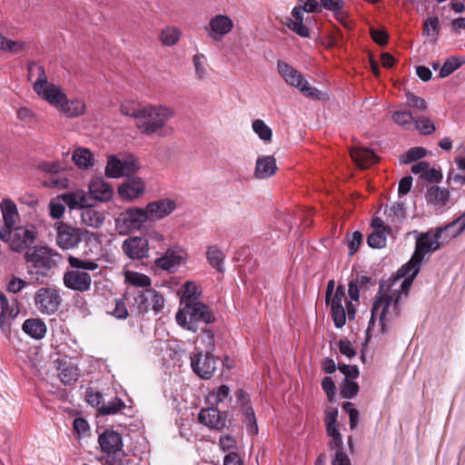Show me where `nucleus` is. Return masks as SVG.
Instances as JSON below:
<instances>
[{
  "label": "nucleus",
  "mask_w": 465,
  "mask_h": 465,
  "mask_svg": "<svg viewBox=\"0 0 465 465\" xmlns=\"http://www.w3.org/2000/svg\"><path fill=\"white\" fill-rule=\"evenodd\" d=\"M420 270L419 266L409 265L407 262L397 272V277L392 282L390 281L380 282V288L372 303L367 331H370L376 317L379 319L381 332L388 331L387 323L401 316V298L402 295L405 298L408 296L409 290Z\"/></svg>",
  "instance_id": "nucleus-1"
},
{
  "label": "nucleus",
  "mask_w": 465,
  "mask_h": 465,
  "mask_svg": "<svg viewBox=\"0 0 465 465\" xmlns=\"http://www.w3.org/2000/svg\"><path fill=\"white\" fill-rule=\"evenodd\" d=\"M173 114V111L164 105H144L135 126L143 134L163 136L164 126Z\"/></svg>",
  "instance_id": "nucleus-2"
},
{
  "label": "nucleus",
  "mask_w": 465,
  "mask_h": 465,
  "mask_svg": "<svg viewBox=\"0 0 465 465\" xmlns=\"http://www.w3.org/2000/svg\"><path fill=\"white\" fill-rule=\"evenodd\" d=\"M175 320L182 328L196 332L199 330V322L212 323L215 321V316L206 304L199 302L193 304L186 303L183 308L179 309Z\"/></svg>",
  "instance_id": "nucleus-3"
},
{
  "label": "nucleus",
  "mask_w": 465,
  "mask_h": 465,
  "mask_svg": "<svg viewBox=\"0 0 465 465\" xmlns=\"http://www.w3.org/2000/svg\"><path fill=\"white\" fill-rule=\"evenodd\" d=\"M83 240L86 244L94 243L96 248L100 245V234L98 232L84 231L64 223L56 224V242L62 249H73Z\"/></svg>",
  "instance_id": "nucleus-4"
},
{
  "label": "nucleus",
  "mask_w": 465,
  "mask_h": 465,
  "mask_svg": "<svg viewBox=\"0 0 465 465\" xmlns=\"http://www.w3.org/2000/svg\"><path fill=\"white\" fill-rule=\"evenodd\" d=\"M447 232L443 226L437 227L435 230H430L420 233L415 242V251L410 259L409 265H415L420 268L424 257L428 253L434 252L440 249L441 243L439 240Z\"/></svg>",
  "instance_id": "nucleus-5"
},
{
  "label": "nucleus",
  "mask_w": 465,
  "mask_h": 465,
  "mask_svg": "<svg viewBox=\"0 0 465 465\" xmlns=\"http://www.w3.org/2000/svg\"><path fill=\"white\" fill-rule=\"evenodd\" d=\"M101 450L106 454L104 458L105 465H124L125 452L123 450V437L113 430H105L98 437Z\"/></svg>",
  "instance_id": "nucleus-6"
},
{
  "label": "nucleus",
  "mask_w": 465,
  "mask_h": 465,
  "mask_svg": "<svg viewBox=\"0 0 465 465\" xmlns=\"http://www.w3.org/2000/svg\"><path fill=\"white\" fill-rule=\"evenodd\" d=\"M54 256H57L51 249L43 246H35L33 249L25 252L24 257L25 262L28 264V272L34 273L42 277L46 276L48 272L56 266V262Z\"/></svg>",
  "instance_id": "nucleus-7"
},
{
  "label": "nucleus",
  "mask_w": 465,
  "mask_h": 465,
  "mask_svg": "<svg viewBox=\"0 0 465 465\" xmlns=\"http://www.w3.org/2000/svg\"><path fill=\"white\" fill-rule=\"evenodd\" d=\"M37 232L32 225L17 226L6 231L0 230V239L9 242L12 251L21 252L29 248L35 241Z\"/></svg>",
  "instance_id": "nucleus-8"
},
{
  "label": "nucleus",
  "mask_w": 465,
  "mask_h": 465,
  "mask_svg": "<svg viewBox=\"0 0 465 465\" xmlns=\"http://www.w3.org/2000/svg\"><path fill=\"white\" fill-rule=\"evenodd\" d=\"M277 71L285 82L297 88L304 96L312 99H320L322 93L310 84L303 75L292 65L283 61H278Z\"/></svg>",
  "instance_id": "nucleus-9"
},
{
  "label": "nucleus",
  "mask_w": 465,
  "mask_h": 465,
  "mask_svg": "<svg viewBox=\"0 0 465 465\" xmlns=\"http://www.w3.org/2000/svg\"><path fill=\"white\" fill-rule=\"evenodd\" d=\"M148 221L145 210L140 207L128 208L115 218V229L120 234H127L133 231L140 230Z\"/></svg>",
  "instance_id": "nucleus-10"
},
{
  "label": "nucleus",
  "mask_w": 465,
  "mask_h": 465,
  "mask_svg": "<svg viewBox=\"0 0 465 465\" xmlns=\"http://www.w3.org/2000/svg\"><path fill=\"white\" fill-rule=\"evenodd\" d=\"M34 301L40 312L51 315L58 311L62 298L58 290L51 287H42L36 291Z\"/></svg>",
  "instance_id": "nucleus-11"
},
{
  "label": "nucleus",
  "mask_w": 465,
  "mask_h": 465,
  "mask_svg": "<svg viewBox=\"0 0 465 465\" xmlns=\"http://www.w3.org/2000/svg\"><path fill=\"white\" fill-rule=\"evenodd\" d=\"M186 259V252L182 247L174 245L168 248L163 256L155 259L154 264L163 271L174 272Z\"/></svg>",
  "instance_id": "nucleus-12"
},
{
  "label": "nucleus",
  "mask_w": 465,
  "mask_h": 465,
  "mask_svg": "<svg viewBox=\"0 0 465 465\" xmlns=\"http://www.w3.org/2000/svg\"><path fill=\"white\" fill-rule=\"evenodd\" d=\"M191 367L200 378L209 380L216 370L213 353L211 351H205L204 355H203V351L195 353L191 358Z\"/></svg>",
  "instance_id": "nucleus-13"
},
{
  "label": "nucleus",
  "mask_w": 465,
  "mask_h": 465,
  "mask_svg": "<svg viewBox=\"0 0 465 465\" xmlns=\"http://www.w3.org/2000/svg\"><path fill=\"white\" fill-rule=\"evenodd\" d=\"M63 282L67 289L78 292H85L91 288L92 278L87 272L80 270H67L64 273Z\"/></svg>",
  "instance_id": "nucleus-14"
},
{
  "label": "nucleus",
  "mask_w": 465,
  "mask_h": 465,
  "mask_svg": "<svg viewBox=\"0 0 465 465\" xmlns=\"http://www.w3.org/2000/svg\"><path fill=\"white\" fill-rule=\"evenodd\" d=\"M232 28L233 22L228 15H216L210 19L205 31L213 40L221 41Z\"/></svg>",
  "instance_id": "nucleus-15"
},
{
  "label": "nucleus",
  "mask_w": 465,
  "mask_h": 465,
  "mask_svg": "<svg viewBox=\"0 0 465 465\" xmlns=\"http://www.w3.org/2000/svg\"><path fill=\"white\" fill-rule=\"evenodd\" d=\"M122 249L124 253L132 260H142L148 257L149 240L134 236L124 241Z\"/></svg>",
  "instance_id": "nucleus-16"
},
{
  "label": "nucleus",
  "mask_w": 465,
  "mask_h": 465,
  "mask_svg": "<svg viewBox=\"0 0 465 465\" xmlns=\"http://www.w3.org/2000/svg\"><path fill=\"white\" fill-rule=\"evenodd\" d=\"M176 208V203L169 198L148 203L144 208L148 221H159L171 214Z\"/></svg>",
  "instance_id": "nucleus-17"
},
{
  "label": "nucleus",
  "mask_w": 465,
  "mask_h": 465,
  "mask_svg": "<svg viewBox=\"0 0 465 465\" xmlns=\"http://www.w3.org/2000/svg\"><path fill=\"white\" fill-rule=\"evenodd\" d=\"M145 192L143 180L137 176H129L119 187V195L128 201L141 197Z\"/></svg>",
  "instance_id": "nucleus-18"
},
{
  "label": "nucleus",
  "mask_w": 465,
  "mask_h": 465,
  "mask_svg": "<svg viewBox=\"0 0 465 465\" xmlns=\"http://www.w3.org/2000/svg\"><path fill=\"white\" fill-rule=\"evenodd\" d=\"M226 413L213 407L202 409L198 414L199 422L213 430L223 429L226 425Z\"/></svg>",
  "instance_id": "nucleus-19"
},
{
  "label": "nucleus",
  "mask_w": 465,
  "mask_h": 465,
  "mask_svg": "<svg viewBox=\"0 0 465 465\" xmlns=\"http://www.w3.org/2000/svg\"><path fill=\"white\" fill-rule=\"evenodd\" d=\"M345 300V288L339 285L330 302L331 314L336 328L345 325V308L342 302Z\"/></svg>",
  "instance_id": "nucleus-20"
},
{
  "label": "nucleus",
  "mask_w": 465,
  "mask_h": 465,
  "mask_svg": "<svg viewBox=\"0 0 465 465\" xmlns=\"http://www.w3.org/2000/svg\"><path fill=\"white\" fill-rule=\"evenodd\" d=\"M235 397L237 400V402H239L242 406V412L245 416V422L247 430L251 434H257L258 433V426H257V420L255 417L254 411L252 407L250 404V399L248 394L242 390L238 389L235 391Z\"/></svg>",
  "instance_id": "nucleus-21"
},
{
  "label": "nucleus",
  "mask_w": 465,
  "mask_h": 465,
  "mask_svg": "<svg viewBox=\"0 0 465 465\" xmlns=\"http://www.w3.org/2000/svg\"><path fill=\"white\" fill-rule=\"evenodd\" d=\"M35 93L57 109L66 98V94L60 85L49 82L42 85L40 89H36Z\"/></svg>",
  "instance_id": "nucleus-22"
},
{
  "label": "nucleus",
  "mask_w": 465,
  "mask_h": 465,
  "mask_svg": "<svg viewBox=\"0 0 465 465\" xmlns=\"http://www.w3.org/2000/svg\"><path fill=\"white\" fill-rule=\"evenodd\" d=\"M20 310L18 307L17 299H13L10 302L1 304L0 312V328L5 334L11 331L12 320H14L19 313Z\"/></svg>",
  "instance_id": "nucleus-23"
},
{
  "label": "nucleus",
  "mask_w": 465,
  "mask_h": 465,
  "mask_svg": "<svg viewBox=\"0 0 465 465\" xmlns=\"http://www.w3.org/2000/svg\"><path fill=\"white\" fill-rule=\"evenodd\" d=\"M0 210L3 216L4 224L0 230L6 231L15 227L19 218V213L15 203L9 198H5L0 203Z\"/></svg>",
  "instance_id": "nucleus-24"
},
{
  "label": "nucleus",
  "mask_w": 465,
  "mask_h": 465,
  "mask_svg": "<svg viewBox=\"0 0 465 465\" xmlns=\"http://www.w3.org/2000/svg\"><path fill=\"white\" fill-rule=\"evenodd\" d=\"M426 200L435 210H443L449 204L450 192L437 185L430 186L426 192Z\"/></svg>",
  "instance_id": "nucleus-25"
},
{
  "label": "nucleus",
  "mask_w": 465,
  "mask_h": 465,
  "mask_svg": "<svg viewBox=\"0 0 465 465\" xmlns=\"http://www.w3.org/2000/svg\"><path fill=\"white\" fill-rule=\"evenodd\" d=\"M89 191L94 198L100 202L111 200L114 194L111 185L100 177H96L90 182Z\"/></svg>",
  "instance_id": "nucleus-26"
},
{
  "label": "nucleus",
  "mask_w": 465,
  "mask_h": 465,
  "mask_svg": "<svg viewBox=\"0 0 465 465\" xmlns=\"http://www.w3.org/2000/svg\"><path fill=\"white\" fill-rule=\"evenodd\" d=\"M22 330L31 338L41 340L45 336L47 327L43 320L39 318H30L24 322Z\"/></svg>",
  "instance_id": "nucleus-27"
},
{
  "label": "nucleus",
  "mask_w": 465,
  "mask_h": 465,
  "mask_svg": "<svg viewBox=\"0 0 465 465\" xmlns=\"http://www.w3.org/2000/svg\"><path fill=\"white\" fill-rule=\"evenodd\" d=\"M276 161L272 156H260L256 160L254 174L259 179L271 177L276 173Z\"/></svg>",
  "instance_id": "nucleus-28"
},
{
  "label": "nucleus",
  "mask_w": 465,
  "mask_h": 465,
  "mask_svg": "<svg viewBox=\"0 0 465 465\" xmlns=\"http://www.w3.org/2000/svg\"><path fill=\"white\" fill-rule=\"evenodd\" d=\"M85 104L80 99L68 100L67 97L61 103L58 110L68 118L78 117L84 114Z\"/></svg>",
  "instance_id": "nucleus-29"
},
{
  "label": "nucleus",
  "mask_w": 465,
  "mask_h": 465,
  "mask_svg": "<svg viewBox=\"0 0 465 465\" xmlns=\"http://www.w3.org/2000/svg\"><path fill=\"white\" fill-rule=\"evenodd\" d=\"M28 80L33 82V90L40 89L42 85L47 84L48 79L44 67L35 62H31L27 66Z\"/></svg>",
  "instance_id": "nucleus-30"
},
{
  "label": "nucleus",
  "mask_w": 465,
  "mask_h": 465,
  "mask_svg": "<svg viewBox=\"0 0 465 465\" xmlns=\"http://www.w3.org/2000/svg\"><path fill=\"white\" fill-rule=\"evenodd\" d=\"M151 288H147L142 291L134 292L133 302L131 303V310L135 311L138 314H144L150 309H152V302L147 299L146 293L150 292Z\"/></svg>",
  "instance_id": "nucleus-31"
},
{
  "label": "nucleus",
  "mask_w": 465,
  "mask_h": 465,
  "mask_svg": "<svg viewBox=\"0 0 465 465\" xmlns=\"http://www.w3.org/2000/svg\"><path fill=\"white\" fill-rule=\"evenodd\" d=\"M351 157L361 168H367L377 161L375 153L366 148H353L351 150Z\"/></svg>",
  "instance_id": "nucleus-32"
},
{
  "label": "nucleus",
  "mask_w": 465,
  "mask_h": 465,
  "mask_svg": "<svg viewBox=\"0 0 465 465\" xmlns=\"http://www.w3.org/2000/svg\"><path fill=\"white\" fill-rule=\"evenodd\" d=\"M206 259L208 261V263L213 268H214L218 272H224L225 268L223 263L225 255L217 245H211L207 248Z\"/></svg>",
  "instance_id": "nucleus-33"
},
{
  "label": "nucleus",
  "mask_w": 465,
  "mask_h": 465,
  "mask_svg": "<svg viewBox=\"0 0 465 465\" xmlns=\"http://www.w3.org/2000/svg\"><path fill=\"white\" fill-rule=\"evenodd\" d=\"M81 220L86 226L99 228L104 224V215L94 209L85 208L81 213Z\"/></svg>",
  "instance_id": "nucleus-34"
},
{
  "label": "nucleus",
  "mask_w": 465,
  "mask_h": 465,
  "mask_svg": "<svg viewBox=\"0 0 465 465\" xmlns=\"http://www.w3.org/2000/svg\"><path fill=\"white\" fill-rule=\"evenodd\" d=\"M72 160L81 169H88L94 165L93 153L86 148H77L74 151Z\"/></svg>",
  "instance_id": "nucleus-35"
},
{
  "label": "nucleus",
  "mask_w": 465,
  "mask_h": 465,
  "mask_svg": "<svg viewBox=\"0 0 465 465\" xmlns=\"http://www.w3.org/2000/svg\"><path fill=\"white\" fill-rule=\"evenodd\" d=\"M181 303L184 306L186 303L193 304L197 302L196 300L201 296L199 287L194 282L188 281L182 287Z\"/></svg>",
  "instance_id": "nucleus-36"
},
{
  "label": "nucleus",
  "mask_w": 465,
  "mask_h": 465,
  "mask_svg": "<svg viewBox=\"0 0 465 465\" xmlns=\"http://www.w3.org/2000/svg\"><path fill=\"white\" fill-rule=\"evenodd\" d=\"M320 5L322 6V10L324 8L326 10L331 11L334 16L340 22L344 23L347 15L346 13L343 11V0H321Z\"/></svg>",
  "instance_id": "nucleus-37"
},
{
  "label": "nucleus",
  "mask_w": 465,
  "mask_h": 465,
  "mask_svg": "<svg viewBox=\"0 0 465 465\" xmlns=\"http://www.w3.org/2000/svg\"><path fill=\"white\" fill-rule=\"evenodd\" d=\"M443 229H446L448 233L445 235L446 242L461 234L465 231V212L454 221L443 226Z\"/></svg>",
  "instance_id": "nucleus-38"
},
{
  "label": "nucleus",
  "mask_w": 465,
  "mask_h": 465,
  "mask_svg": "<svg viewBox=\"0 0 465 465\" xmlns=\"http://www.w3.org/2000/svg\"><path fill=\"white\" fill-rule=\"evenodd\" d=\"M125 408L124 401L118 398L114 397L107 402L103 404L97 410L98 413L103 416L114 415Z\"/></svg>",
  "instance_id": "nucleus-39"
},
{
  "label": "nucleus",
  "mask_w": 465,
  "mask_h": 465,
  "mask_svg": "<svg viewBox=\"0 0 465 465\" xmlns=\"http://www.w3.org/2000/svg\"><path fill=\"white\" fill-rule=\"evenodd\" d=\"M124 280L125 282L134 287H143L147 289L152 284V280L149 276L133 271H126L124 272Z\"/></svg>",
  "instance_id": "nucleus-40"
},
{
  "label": "nucleus",
  "mask_w": 465,
  "mask_h": 465,
  "mask_svg": "<svg viewBox=\"0 0 465 465\" xmlns=\"http://www.w3.org/2000/svg\"><path fill=\"white\" fill-rule=\"evenodd\" d=\"M122 159L116 155H110L107 159L104 173L108 178H120L124 176Z\"/></svg>",
  "instance_id": "nucleus-41"
},
{
  "label": "nucleus",
  "mask_w": 465,
  "mask_h": 465,
  "mask_svg": "<svg viewBox=\"0 0 465 465\" xmlns=\"http://www.w3.org/2000/svg\"><path fill=\"white\" fill-rule=\"evenodd\" d=\"M406 96V107L409 109V111L412 112L413 114L415 112H426L428 109V104L425 99L414 94L411 92H407L405 94Z\"/></svg>",
  "instance_id": "nucleus-42"
},
{
  "label": "nucleus",
  "mask_w": 465,
  "mask_h": 465,
  "mask_svg": "<svg viewBox=\"0 0 465 465\" xmlns=\"http://www.w3.org/2000/svg\"><path fill=\"white\" fill-rule=\"evenodd\" d=\"M68 263L71 266V270H80V271H95L98 269V263L94 260H84L73 255L68 257Z\"/></svg>",
  "instance_id": "nucleus-43"
},
{
  "label": "nucleus",
  "mask_w": 465,
  "mask_h": 465,
  "mask_svg": "<svg viewBox=\"0 0 465 465\" xmlns=\"http://www.w3.org/2000/svg\"><path fill=\"white\" fill-rule=\"evenodd\" d=\"M464 63L465 59L463 57L451 56L448 58L440 70L439 77L445 78L449 76L455 70L460 67Z\"/></svg>",
  "instance_id": "nucleus-44"
},
{
  "label": "nucleus",
  "mask_w": 465,
  "mask_h": 465,
  "mask_svg": "<svg viewBox=\"0 0 465 465\" xmlns=\"http://www.w3.org/2000/svg\"><path fill=\"white\" fill-rule=\"evenodd\" d=\"M78 369L73 364H64L60 368L59 377L61 381L64 384H72L78 379Z\"/></svg>",
  "instance_id": "nucleus-45"
},
{
  "label": "nucleus",
  "mask_w": 465,
  "mask_h": 465,
  "mask_svg": "<svg viewBox=\"0 0 465 465\" xmlns=\"http://www.w3.org/2000/svg\"><path fill=\"white\" fill-rule=\"evenodd\" d=\"M391 117L397 124L404 129H410L415 119L411 111H396Z\"/></svg>",
  "instance_id": "nucleus-46"
},
{
  "label": "nucleus",
  "mask_w": 465,
  "mask_h": 465,
  "mask_svg": "<svg viewBox=\"0 0 465 465\" xmlns=\"http://www.w3.org/2000/svg\"><path fill=\"white\" fill-rule=\"evenodd\" d=\"M253 132L262 141L269 143L272 141V129L261 119L252 122Z\"/></svg>",
  "instance_id": "nucleus-47"
},
{
  "label": "nucleus",
  "mask_w": 465,
  "mask_h": 465,
  "mask_svg": "<svg viewBox=\"0 0 465 465\" xmlns=\"http://www.w3.org/2000/svg\"><path fill=\"white\" fill-rule=\"evenodd\" d=\"M144 105H141L133 101H125L120 105V112L122 114L134 118L135 122L138 115L141 114Z\"/></svg>",
  "instance_id": "nucleus-48"
},
{
  "label": "nucleus",
  "mask_w": 465,
  "mask_h": 465,
  "mask_svg": "<svg viewBox=\"0 0 465 465\" xmlns=\"http://www.w3.org/2000/svg\"><path fill=\"white\" fill-rule=\"evenodd\" d=\"M341 395L345 399H352L359 392V385L356 381L344 379L340 387Z\"/></svg>",
  "instance_id": "nucleus-49"
},
{
  "label": "nucleus",
  "mask_w": 465,
  "mask_h": 465,
  "mask_svg": "<svg viewBox=\"0 0 465 465\" xmlns=\"http://www.w3.org/2000/svg\"><path fill=\"white\" fill-rule=\"evenodd\" d=\"M415 129H417L420 134L428 135L435 131V124L433 122L425 116L418 117L414 119Z\"/></svg>",
  "instance_id": "nucleus-50"
},
{
  "label": "nucleus",
  "mask_w": 465,
  "mask_h": 465,
  "mask_svg": "<svg viewBox=\"0 0 465 465\" xmlns=\"http://www.w3.org/2000/svg\"><path fill=\"white\" fill-rule=\"evenodd\" d=\"M147 299L152 302V310L155 314L161 312L164 307L165 300L160 292L150 289V292L146 293Z\"/></svg>",
  "instance_id": "nucleus-51"
},
{
  "label": "nucleus",
  "mask_w": 465,
  "mask_h": 465,
  "mask_svg": "<svg viewBox=\"0 0 465 465\" xmlns=\"http://www.w3.org/2000/svg\"><path fill=\"white\" fill-rule=\"evenodd\" d=\"M388 232H371L367 238V243L371 248L381 249L385 247Z\"/></svg>",
  "instance_id": "nucleus-52"
},
{
  "label": "nucleus",
  "mask_w": 465,
  "mask_h": 465,
  "mask_svg": "<svg viewBox=\"0 0 465 465\" xmlns=\"http://www.w3.org/2000/svg\"><path fill=\"white\" fill-rule=\"evenodd\" d=\"M122 163L124 166V176H129L133 173H135L140 168L137 158L132 154L124 156L122 159Z\"/></svg>",
  "instance_id": "nucleus-53"
},
{
  "label": "nucleus",
  "mask_w": 465,
  "mask_h": 465,
  "mask_svg": "<svg viewBox=\"0 0 465 465\" xmlns=\"http://www.w3.org/2000/svg\"><path fill=\"white\" fill-rule=\"evenodd\" d=\"M341 408L349 415L350 429L354 430L358 425L359 411L354 408L353 403L350 401L343 402Z\"/></svg>",
  "instance_id": "nucleus-54"
},
{
  "label": "nucleus",
  "mask_w": 465,
  "mask_h": 465,
  "mask_svg": "<svg viewBox=\"0 0 465 465\" xmlns=\"http://www.w3.org/2000/svg\"><path fill=\"white\" fill-rule=\"evenodd\" d=\"M200 339L205 346V351H211V353H213L215 350L213 331L211 329L203 328Z\"/></svg>",
  "instance_id": "nucleus-55"
},
{
  "label": "nucleus",
  "mask_w": 465,
  "mask_h": 465,
  "mask_svg": "<svg viewBox=\"0 0 465 465\" xmlns=\"http://www.w3.org/2000/svg\"><path fill=\"white\" fill-rule=\"evenodd\" d=\"M180 38V32L175 28H166L161 34V40L163 45L171 46L176 44Z\"/></svg>",
  "instance_id": "nucleus-56"
},
{
  "label": "nucleus",
  "mask_w": 465,
  "mask_h": 465,
  "mask_svg": "<svg viewBox=\"0 0 465 465\" xmlns=\"http://www.w3.org/2000/svg\"><path fill=\"white\" fill-rule=\"evenodd\" d=\"M439 25L440 22L438 17L433 16L427 18L423 25V35L436 37L439 34Z\"/></svg>",
  "instance_id": "nucleus-57"
},
{
  "label": "nucleus",
  "mask_w": 465,
  "mask_h": 465,
  "mask_svg": "<svg viewBox=\"0 0 465 465\" xmlns=\"http://www.w3.org/2000/svg\"><path fill=\"white\" fill-rule=\"evenodd\" d=\"M426 155V150L422 147H412L405 154V158L401 162L403 163H410L418 161Z\"/></svg>",
  "instance_id": "nucleus-58"
},
{
  "label": "nucleus",
  "mask_w": 465,
  "mask_h": 465,
  "mask_svg": "<svg viewBox=\"0 0 465 465\" xmlns=\"http://www.w3.org/2000/svg\"><path fill=\"white\" fill-rule=\"evenodd\" d=\"M27 282L21 278L12 276L7 282L6 291L11 293H18L27 286Z\"/></svg>",
  "instance_id": "nucleus-59"
},
{
  "label": "nucleus",
  "mask_w": 465,
  "mask_h": 465,
  "mask_svg": "<svg viewBox=\"0 0 465 465\" xmlns=\"http://www.w3.org/2000/svg\"><path fill=\"white\" fill-rule=\"evenodd\" d=\"M298 5L306 13L322 12V6L317 0H298Z\"/></svg>",
  "instance_id": "nucleus-60"
},
{
  "label": "nucleus",
  "mask_w": 465,
  "mask_h": 465,
  "mask_svg": "<svg viewBox=\"0 0 465 465\" xmlns=\"http://www.w3.org/2000/svg\"><path fill=\"white\" fill-rule=\"evenodd\" d=\"M363 236L362 233L359 231H355L352 232L351 239L348 242V248H349V255L352 256L355 254L362 242Z\"/></svg>",
  "instance_id": "nucleus-61"
},
{
  "label": "nucleus",
  "mask_w": 465,
  "mask_h": 465,
  "mask_svg": "<svg viewBox=\"0 0 465 465\" xmlns=\"http://www.w3.org/2000/svg\"><path fill=\"white\" fill-rule=\"evenodd\" d=\"M338 369L342 374H344V379H356L360 375L359 368L356 365L339 363Z\"/></svg>",
  "instance_id": "nucleus-62"
},
{
  "label": "nucleus",
  "mask_w": 465,
  "mask_h": 465,
  "mask_svg": "<svg viewBox=\"0 0 465 465\" xmlns=\"http://www.w3.org/2000/svg\"><path fill=\"white\" fill-rule=\"evenodd\" d=\"M286 25L289 29L293 31L295 34L300 35L301 37H309L310 30L302 22H286Z\"/></svg>",
  "instance_id": "nucleus-63"
},
{
  "label": "nucleus",
  "mask_w": 465,
  "mask_h": 465,
  "mask_svg": "<svg viewBox=\"0 0 465 465\" xmlns=\"http://www.w3.org/2000/svg\"><path fill=\"white\" fill-rule=\"evenodd\" d=\"M86 401L93 407H99L103 404V395L97 391L88 389L85 394Z\"/></svg>",
  "instance_id": "nucleus-64"
}]
</instances>
